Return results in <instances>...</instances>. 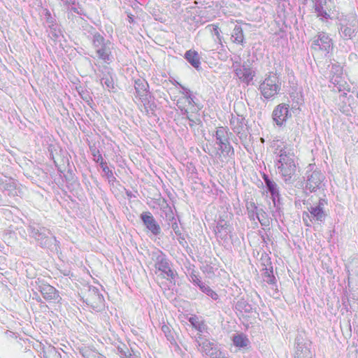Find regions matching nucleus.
<instances>
[{
	"instance_id": "1",
	"label": "nucleus",
	"mask_w": 358,
	"mask_h": 358,
	"mask_svg": "<svg viewBox=\"0 0 358 358\" xmlns=\"http://www.w3.org/2000/svg\"><path fill=\"white\" fill-rule=\"evenodd\" d=\"M275 158V166L285 182L290 181L296 171L293 149L285 142L273 140L271 144Z\"/></svg>"
},
{
	"instance_id": "2",
	"label": "nucleus",
	"mask_w": 358,
	"mask_h": 358,
	"mask_svg": "<svg viewBox=\"0 0 358 358\" xmlns=\"http://www.w3.org/2000/svg\"><path fill=\"white\" fill-rule=\"evenodd\" d=\"M92 47L96 55L94 58L106 64L112 62L113 44L110 41L106 40L100 34L96 33L92 38Z\"/></svg>"
},
{
	"instance_id": "3",
	"label": "nucleus",
	"mask_w": 358,
	"mask_h": 358,
	"mask_svg": "<svg viewBox=\"0 0 358 358\" xmlns=\"http://www.w3.org/2000/svg\"><path fill=\"white\" fill-rule=\"evenodd\" d=\"M152 259L155 262V268L160 271L164 278L174 280L176 273L170 267L169 262L166 255L160 250L152 253Z\"/></svg>"
},
{
	"instance_id": "4",
	"label": "nucleus",
	"mask_w": 358,
	"mask_h": 358,
	"mask_svg": "<svg viewBox=\"0 0 358 358\" xmlns=\"http://www.w3.org/2000/svg\"><path fill=\"white\" fill-rule=\"evenodd\" d=\"M259 89L265 99L273 97L280 90L278 77L275 73H269L260 83Z\"/></svg>"
},
{
	"instance_id": "5",
	"label": "nucleus",
	"mask_w": 358,
	"mask_h": 358,
	"mask_svg": "<svg viewBox=\"0 0 358 358\" xmlns=\"http://www.w3.org/2000/svg\"><path fill=\"white\" fill-rule=\"evenodd\" d=\"M194 101L189 94V92H186L184 96L180 99L178 101V106L182 111H184L183 114L187 115V118L189 120V125L191 127L197 126L201 123L200 118L194 116L193 115H189V111H193L194 108L193 105Z\"/></svg>"
},
{
	"instance_id": "6",
	"label": "nucleus",
	"mask_w": 358,
	"mask_h": 358,
	"mask_svg": "<svg viewBox=\"0 0 358 358\" xmlns=\"http://www.w3.org/2000/svg\"><path fill=\"white\" fill-rule=\"evenodd\" d=\"M233 61L232 67L236 76L243 83L248 85L255 76V72L250 67L245 66H241V58L238 56H235L231 59Z\"/></svg>"
},
{
	"instance_id": "7",
	"label": "nucleus",
	"mask_w": 358,
	"mask_h": 358,
	"mask_svg": "<svg viewBox=\"0 0 358 358\" xmlns=\"http://www.w3.org/2000/svg\"><path fill=\"white\" fill-rule=\"evenodd\" d=\"M311 48L315 52H322L326 55L333 48L332 40L324 32L320 33L313 40Z\"/></svg>"
},
{
	"instance_id": "8",
	"label": "nucleus",
	"mask_w": 358,
	"mask_h": 358,
	"mask_svg": "<svg viewBox=\"0 0 358 358\" xmlns=\"http://www.w3.org/2000/svg\"><path fill=\"white\" fill-rule=\"evenodd\" d=\"M358 21L355 17H352L348 20L341 22L339 33L344 39H351L357 31Z\"/></svg>"
},
{
	"instance_id": "9",
	"label": "nucleus",
	"mask_w": 358,
	"mask_h": 358,
	"mask_svg": "<svg viewBox=\"0 0 358 358\" xmlns=\"http://www.w3.org/2000/svg\"><path fill=\"white\" fill-rule=\"evenodd\" d=\"M273 120L278 126H282L291 117L289 112V106L287 103H280L273 110Z\"/></svg>"
},
{
	"instance_id": "10",
	"label": "nucleus",
	"mask_w": 358,
	"mask_h": 358,
	"mask_svg": "<svg viewBox=\"0 0 358 358\" xmlns=\"http://www.w3.org/2000/svg\"><path fill=\"white\" fill-rule=\"evenodd\" d=\"M32 236L38 242L42 247H48L52 240L55 241L53 236H49L50 232L45 227H34L31 229Z\"/></svg>"
},
{
	"instance_id": "11",
	"label": "nucleus",
	"mask_w": 358,
	"mask_h": 358,
	"mask_svg": "<svg viewBox=\"0 0 358 358\" xmlns=\"http://www.w3.org/2000/svg\"><path fill=\"white\" fill-rule=\"evenodd\" d=\"M325 205H327L326 200L320 199L317 205L310 206L308 208V210L310 213L309 215L313 221H317L318 222H323L324 221L327 216L324 211Z\"/></svg>"
},
{
	"instance_id": "12",
	"label": "nucleus",
	"mask_w": 358,
	"mask_h": 358,
	"mask_svg": "<svg viewBox=\"0 0 358 358\" xmlns=\"http://www.w3.org/2000/svg\"><path fill=\"white\" fill-rule=\"evenodd\" d=\"M315 12L317 17L322 22H327L331 18L332 13L327 0H315Z\"/></svg>"
},
{
	"instance_id": "13",
	"label": "nucleus",
	"mask_w": 358,
	"mask_h": 358,
	"mask_svg": "<svg viewBox=\"0 0 358 358\" xmlns=\"http://www.w3.org/2000/svg\"><path fill=\"white\" fill-rule=\"evenodd\" d=\"M86 302L94 308H101L104 305L103 296L96 287H90L86 298Z\"/></svg>"
},
{
	"instance_id": "14",
	"label": "nucleus",
	"mask_w": 358,
	"mask_h": 358,
	"mask_svg": "<svg viewBox=\"0 0 358 358\" xmlns=\"http://www.w3.org/2000/svg\"><path fill=\"white\" fill-rule=\"evenodd\" d=\"M324 179L323 173L320 171H314L308 176L306 188L310 192H314L321 187L322 182Z\"/></svg>"
},
{
	"instance_id": "15",
	"label": "nucleus",
	"mask_w": 358,
	"mask_h": 358,
	"mask_svg": "<svg viewBox=\"0 0 358 358\" xmlns=\"http://www.w3.org/2000/svg\"><path fill=\"white\" fill-rule=\"evenodd\" d=\"M40 292L47 301L59 302L62 299L59 292L49 284H42L40 286Z\"/></svg>"
},
{
	"instance_id": "16",
	"label": "nucleus",
	"mask_w": 358,
	"mask_h": 358,
	"mask_svg": "<svg viewBox=\"0 0 358 358\" xmlns=\"http://www.w3.org/2000/svg\"><path fill=\"white\" fill-rule=\"evenodd\" d=\"M206 29L211 34L213 38L215 41H217L219 45H220V50H216L213 52L214 57H217L219 59H222V54L221 51H222V36L221 34L222 33V29L217 24H208L206 27Z\"/></svg>"
},
{
	"instance_id": "17",
	"label": "nucleus",
	"mask_w": 358,
	"mask_h": 358,
	"mask_svg": "<svg viewBox=\"0 0 358 358\" xmlns=\"http://www.w3.org/2000/svg\"><path fill=\"white\" fill-rule=\"evenodd\" d=\"M141 217L147 229L154 235H158L160 233V227L150 212L142 213Z\"/></svg>"
},
{
	"instance_id": "18",
	"label": "nucleus",
	"mask_w": 358,
	"mask_h": 358,
	"mask_svg": "<svg viewBox=\"0 0 358 358\" xmlns=\"http://www.w3.org/2000/svg\"><path fill=\"white\" fill-rule=\"evenodd\" d=\"M263 178L267 189L271 194L274 206H277V202H279L280 196L278 185L275 182L271 180L266 174H264Z\"/></svg>"
},
{
	"instance_id": "19",
	"label": "nucleus",
	"mask_w": 358,
	"mask_h": 358,
	"mask_svg": "<svg viewBox=\"0 0 358 358\" xmlns=\"http://www.w3.org/2000/svg\"><path fill=\"white\" fill-rule=\"evenodd\" d=\"M185 57L195 69H198L199 68L201 62L199 55L196 51L191 50L187 51Z\"/></svg>"
},
{
	"instance_id": "20",
	"label": "nucleus",
	"mask_w": 358,
	"mask_h": 358,
	"mask_svg": "<svg viewBox=\"0 0 358 358\" xmlns=\"http://www.w3.org/2000/svg\"><path fill=\"white\" fill-rule=\"evenodd\" d=\"M134 87L138 95L144 96L148 88V84L143 79H137L135 80Z\"/></svg>"
},
{
	"instance_id": "21",
	"label": "nucleus",
	"mask_w": 358,
	"mask_h": 358,
	"mask_svg": "<svg viewBox=\"0 0 358 358\" xmlns=\"http://www.w3.org/2000/svg\"><path fill=\"white\" fill-rule=\"evenodd\" d=\"M233 343L238 348H245L249 345L250 341L246 336L241 334L234 336Z\"/></svg>"
},
{
	"instance_id": "22",
	"label": "nucleus",
	"mask_w": 358,
	"mask_h": 358,
	"mask_svg": "<svg viewBox=\"0 0 358 358\" xmlns=\"http://www.w3.org/2000/svg\"><path fill=\"white\" fill-rule=\"evenodd\" d=\"M236 310L240 313H249L252 310V305L249 304L245 300L241 299L238 300L235 306Z\"/></svg>"
},
{
	"instance_id": "23",
	"label": "nucleus",
	"mask_w": 358,
	"mask_h": 358,
	"mask_svg": "<svg viewBox=\"0 0 358 358\" xmlns=\"http://www.w3.org/2000/svg\"><path fill=\"white\" fill-rule=\"evenodd\" d=\"M199 346L201 348V350L205 352L206 355L213 356V344L210 343L208 341H202L201 338L197 341Z\"/></svg>"
},
{
	"instance_id": "24",
	"label": "nucleus",
	"mask_w": 358,
	"mask_h": 358,
	"mask_svg": "<svg viewBox=\"0 0 358 358\" xmlns=\"http://www.w3.org/2000/svg\"><path fill=\"white\" fill-rule=\"evenodd\" d=\"M257 208L258 207L254 201H248L246 202V209L248 211V215L251 220L255 221V215H256L257 214Z\"/></svg>"
},
{
	"instance_id": "25",
	"label": "nucleus",
	"mask_w": 358,
	"mask_h": 358,
	"mask_svg": "<svg viewBox=\"0 0 358 358\" xmlns=\"http://www.w3.org/2000/svg\"><path fill=\"white\" fill-rule=\"evenodd\" d=\"M296 358H312V354L309 349L307 348H302L301 346H298L296 355Z\"/></svg>"
},
{
	"instance_id": "26",
	"label": "nucleus",
	"mask_w": 358,
	"mask_h": 358,
	"mask_svg": "<svg viewBox=\"0 0 358 358\" xmlns=\"http://www.w3.org/2000/svg\"><path fill=\"white\" fill-rule=\"evenodd\" d=\"M264 271L263 275H264V280L268 284H274L275 281V278L273 274V268L271 267V268H263Z\"/></svg>"
},
{
	"instance_id": "27",
	"label": "nucleus",
	"mask_w": 358,
	"mask_h": 358,
	"mask_svg": "<svg viewBox=\"0 0 358 358\" xmlns=\"http://www.w3.org/2000/svg\"><path fill=\"white\" fill-rule=\"evenodd\" d=\"M257 220L262 225H266L268 222L266 213L262 208H257V214L255 215V220Z\"/></svg>"
},
{
	"instance_id": "28",
	"label": "nucleus",
	"mask_w": 358,
	"mask_h": 358,
	"mask_svg": "<svg viewBox=\"0 0 358 358\" xmlns=\"http://www.w3.org/2000/svg\"><path fill=\"white\" fill-rule=\"evenodd\" d=\"M233 41L236 43H241L243 40V35L242 29L240 27L236 26L234 29L233 34L231 35Z\"/></svg>"
},
{
	"instance_id": "29",
	"label": "nucleus",
	"mask_w": 358,
	"mask_h": 358,
	"mask_svg": "<svg viewBox=\"0 0 358 358\" xmlns=\"http://www.w3.org/2000/svg\"><path fill=\"white\" fill-rule=\"evenodd\" d=\"M189 322L191 323L193 327H194L196 329L201 332L204 329L203 323L196 316L190 317L189 319Z\"/></svg>"
},
{
	"instance_id": "30",
	"label": "nucleus",
	"mask_w": 358,
	"mask_h": 358,
	"mask_svg": "<svg viewBox=\"0 0 358 358\" xmlns=\"http://www.w3.org/2000/svg\"><path fill=\"white\" fill-rule=\"evenodd\" d=\"M201 290L206 293L207 295L210 296L214 300H217L218 298L217 293H215L207 285H201Z\"/></svg>"
},
{
	"instance_id": "31",
	"label": "nucleus",
	"mask_w": 358,
	"mask_h": 358,
	"mask_svg": "<svg viewBox=\"0 0 358 358\" xmlns=\"http://www.w3.org/2000/svg\"><path fill=\"white\" fill-rule=\"evenodd\" d=\"M117 351L120 358H129L131 356V353L129 352V349L125 346L118 347Z\"/></svg>"
},
{
	"instance_id": "32",
	"label": "nucleus",
	"mask_w": 358,
	"mask_h": 358,
	"mask_svg": "<svg viewBox=\"0 0 358 358\" xmlns=\"http://www.w3.org/2000/svg\"><path fill=\"white\" fill-rule=\"evenodd\" d=\"M101 84L110 90L113 88V80L111 77L106 76L101 78Z\"/></svg>"
},
{
	"instance_id": "33",
	"label": "nucleus",
	"mask_w": 358,
	"mask_h": 358,
	"mask_svg": "<svg viewBox=\"0 0 358 358\" xmlns=\"http://www.w3.org/2000/svg\"><path fill=\"white\" fill-rule=\"evenodd\" d=\"M190 281H192L193 283L197 285L200 288L201 285H205L200 280L199 275L196 274L195 273L192 272L190 274Z\"/></svg>"
},
{
	"instance_id": "34",
	"label": "nucleus",
	"mask_w": 358,
	"mask_h": 358,
	"mask_svg": "<svg viewBox=\"0 0 358 358\" xmlns=\"http://www.w3.org/2000/svg\"><path fill=\"white\" fill-rule=\"evenodd\" d=\"M93 156H94V159L95 162H98L100 164V165L104 164L106 162L103 161V159L101 156V155L99 153V152L98 150H94L93 152Z\"/></svg>"
},
{
	"instance_id": "35",
	"label": "nucleus",
	"mask_w": 358,
	"mask_h": 358,
	"mask_svg": "<svg viewBox=\"0 0 358 358\" xmlns=\"http://www.w3.org/2000/svg\"><path fill=\"white\" fill-rule=\"evenodd\" d=\"M101 168H102V170L104 172V173L106 174V176L110 178L111 177H113V172L111 170H110V169L106 165V162H105L104 164H101Z\"/></svg>"
},
{
	"instance_id": "36",
	"label": "nucleus",
	"mask_w": 358,
	"mask_h": 358,
	"mask_svg": "<svg viewBox=\"0 0 358 358\" xmlns=\"http://www.w3.org/2000/svg\"><path fill=\"white\" fill-rule=\"evenodd\" d=\"M303 220L305 222V224L308 227L311 226V222H313V220L309 215V213L304 212L303 213Z\"/></svg>"
},
{
	"instance_id": "37",
	"label": "nucleus",
	"mask_w": 358,
	"mask_h": 358,
	"mask_svg": "<svg viewBox=\"0 0 358 358\" xmlns=\"http://www.w3.org/2000/svg\"><path fill=\"white\" fill-rule=\"evenodd\" d=\"M49 355H52L55 358H60V354L55 349L51 348L49 350Z\"/></svg>"
},
{
	"instance_id": "38",
	"label": "nucleus",
	"mask_w": 358,
	"mask_h": 358,
	"mask_svg": "<svg viewBox=\"0 0 358 358\" xmlns=\"http://www.w3.org/2000/svg\"><path fill=\"white\" fill-rule=\"evenodd\" d=\"M224 148H225V152H227V155H229L230 152H231V154L234 153L233 150L231 151V146L229 145H227V143H225Z\"/></svg>"
},
{
	"instance_id": "39",
	"label": "nucleus",
	"mask_w": 358,
	"mask_h": 358,
	"mask_svg": "<svg viewBox=\"0 0 358 358\" xmlns=\"http://www.w3.org/2000/svg\"><path fill=\"white\" fill-rule=\"evenodd\" d=\"M219 132H220V131H217V139L220 141V144H223L224 142L222 141V138L220 136Z\"/></svg>"
},
{
	"instance_id": "40",
	"label": "nucleus",
	"mask_w": 358,
	"mask_h": 358,
	"mask_svg": "<svg viewBox=\"0 0 358 358\" xmlns=\"http://www.w3.org/2000/svg\"><path fill=\"white\" fill-rule=\"evenodd\" d=\"M217 229H219V227H217ZM216 234H217V237H221L222 236V234H221V231L220 230H218V232L216 231Z\"/></svg>"
},
{
	"instance_id": "41",
	"label": "nucleus",
	"mask_w": 358,
	"mask_h": 358,
	"mask_svg": "<svg viewBox=\"0 0 358 358\" xmlns=\"http://www.w3.org/2000/svg\"><path fill=\"white\" fill-rule=\"evenodd\" d=\"M63 3H69L71 0H60Z\"/></svg>"
},
{
	"instance_id": "42",
	"label": "nucleus",
	"mask_w": 358,
	"mask_h": 358,
	"mask_svg": "<svg viewBox=\"0 0 358 358\" xmlns=\"http://www.w3.org/2000/svg\"><path fill=\"white\" fill-rule=\"evenodd\" d=\"M233 129H234L236 132L239 133V129H238V127H233Z\"/></svg>"
},
{
	"instance_id": "43",
	"label": "nucleus",
	"mask_w": 358,
	"mask_h": 358,
	"mask_svg": "<svg viewBox=\"0 0 358 358\" xmlns=\"http://www.w3.org/2000/svg\"><path fill=\"white\" fill-rule=\"evenodd\" d=\"M128 18H129V22H133V17L130 15H128Z\"/></svg>"
},
{
	"instance_id": "44",
	"label": "nucleus",
	"mask_w": 358,
	"mask_h": 358,
	"mask_svg": "<svg viewBox=\"0 0 358 358\" xmlns=\"http://www.w3.org/2000/svg\"><path fill=\"white\" fill-rule=\"evenodd\" d=\"M129 358H138V357L137 356H136V355L134 356V355H131V357H129Z\"/></svg>"
},
{
	"instance_id": "45",
	"label": "nucleus",
	"mask_w": 358,
	"mask_h": 358,
	"mask_svg": "<svg viewBox=\"0 0 358 358\" xmlns=\"http://www.w3.org/2000/svg\"><path fill=\"white\" fill-rule=\"evenodd\" d=\"M45 358H47V357H45Z\"/></svg>"
}]
</instances>
